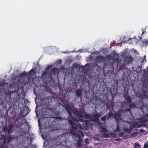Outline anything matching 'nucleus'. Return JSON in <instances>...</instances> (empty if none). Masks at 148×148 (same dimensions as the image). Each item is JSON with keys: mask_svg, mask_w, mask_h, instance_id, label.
Listing matches in <instances>:
<instances>
[{"mask_svg": "<svg viewBox=\"0 0 148 148\" xmlns=\"http://www.w3.org/2000/svg\"><path fill=\"white\" fill-rule=\"evenodd\" d=\"M113 116V114L112 112H110L108 113V116L107 119H110L111 117Z\"/></svg>", "mask_w": 148, "mask_h": 148, "instance_id": "obj_18", "label": "nucleus"}, {"mask_svg": "<svg viewBox=\"0 0 148 148\" xmlns=\"http://www.w3.org/2000/svg\"><path fill=\"white\" fill-rule=\"evenodd\" d=\"M5 138V136L4 135H1V136H0V140H2L4 139Z\"/></svg>", "mask_w": 148, "mask_h": 148, "instance_id": "obj_30", "label": "nucleus"}, {"mask_svg": "<svg viewBox=\"0 0 148 148\" xmlns=\"http://www.w3.org/2000/svg\"><path fill=\"white\" fill-rule=\"evenodd\" d=\"M124 134L123 132H120L119 133V137H122Z\"/></svg>", "mask_w": 148, "mask_h": 148, "instance_id": "obj_32", "label": "nucleus"}, {"mask_svg": "<svg viewBox=\"0 0 148 148\" xmlns=\"http://www.w3.org/2000/svg\"><path fill=\"white\" fill-rule=\"evenodd\" d=\"M85 143L86 145L89 144V140L88 138H86L85 140Z\"/></svg>", "mask_w": 148, "mask_h": 148, "instance_id": "obj_27", "label": "nucleus"}, {"mask_svg": "<svg viewBox=\"0 0 148 148\" xmlns=\"http://www.w3.org/2000/svg\"><path fill=\"white\" fill-rule=\"evenodd\" d=\"M101 115L97 113V112H96V113H95L93 116L94 117L91 119V121L92 122L97 121L98 122V124L99 125L101 124V123L99 119V118L100 117Z\"/></svg>", "mask_w": 148, "mask_h": 148, "instance_id": "obj_3", "label": "nucleus"}, {"mask_svg": "<svg viewBox=\"0 0 148 148\" xmlns=\"http://www.w3.org/2000/svg\"><path fill=\"white\" fill-rule=\"evenodd\" d=\"M116 139V141H119V140H119V139Z\"/></svg>", "mask_w": 148, "mask_h": 148, "instance_id": "obj_47", "label": "nucleus"}, {"mask_svg": "<svg viewBox=\"0 0 148 148\" xmlns=\"http://www.w3.org/2000/svg\"><path fill=\"white\" fill-rule=\"evenodd\" d=\"M116 133H112L110 134L105 133L103 136V137L105 138L112 137L114 138L116 137Z\"/></svg>", "mask_w": 148, "mask_h": 148, "instance_id": "obj_7", "label": "nucleus"}, {"mask_svg": "<svg viewBox=\"0 0 148 148\" xmlns=\"http://www.w3.org/2000/svg\"><path fill=\"white\" fill-rule=\"evenodd\" d=\"M85 118L86 119H90L91 120V119L92 118H91L90 116L88 114H86L84 115Z\"/></svg>", "mask_w": 148, "mask_h": 148, "instance_id": "obj_20", "label": "nucleus"}, {"mask_svg": "<svg viewBox=\"0 0 148 148\" xmlns=\"http://www.w3.org/2000/svg\"><path fill=\"white\" fill-rule=\"evenodd\" d=\"M138 124V123L137 122L134 123L133 124L132 126L131 125L130 128V129H126L125 130V131L128 132L131 131L132 129V127L133 128H135L136 127L138 128V127L137 126V125Z\"/></svg>", "mask_w": 148, "mask_h": 148, "instance_id": "obj_13", "label": "nucleus"}, {"mask_svg": "<svg viewBox=\"0 0 148 148\" xmlns=\"http://www.w3.org/2000/svg\"><path fill=\"white\" fill-rule=\"evenodd\" d=\"M69 134H72L73 135H75V132L72 130H70L69 132Z\"/></svg>", "mask_w": 148, "mask_h": 148, "instance_id": "obj_28", "label": "nucleus"}, {"mask_svg": "<svg viewBox=\"0 0 148 148\" xmlns=\"http://www.w3.org/2000/svg\"><path fill=\"white\" fill-rule=\"evenodd\" d=\"M74 114L77 115L78 118L81 117L82 118H84V116L83 114L84 113L83 111L81 110L78 111L77 110H75L74 111Z\"/></svg>", "mask_w": 148, "mask_h": 148, "instance_id": "obj_8", "label": "nucleus"}, {"mask_svg": "<svg viewBox=\"0 0 148 148\" xmlns=\"http://www.w3.org/2000/svg\"><path fill=\"white\" fill-rule=\"evenodd\" d=\"M52 67L51 66H49L47 67L45 72L42 74V76L46 77L47 74H48L49 72L50 71Z\"/></svg>", "mask_w": 148, "mask_h": 148, "instance_id": "obj_11", "label": "nucleus"}, {"mask_svg": "<svg viewBox=\"0 0 148 148\" xmlns=\"http://www.w3.org/2000/svg\"><path fill=\"white\" fill-rule=\"evenodd\" d=\"M20 76L21 77H24L27 76V73L26 72H23L22 73H20Z\"/></svg>", "mask_w": 148, "mask_h": 148, "instance_id": "obj_22", "label": "nucleus"}, {"mask_svg": "<svg viewBox=\"0 0 148 148\" xmlns=\"http://www.w3.org/2000/svg\"><path fill=\"white\" fill-rule=\"evenodd\" d=\"M6 139L5 138L4 139L3 141V145H4L6 142Z\"/></svg>", "mask_w": 148, "mask_h": 148, "instance_id": "obj_37", "label": "nucleus"}, {"mask_svg": "<svg viewBox=\"0 0 148 148\" xmlns=\"http://www.w3.org/2000/svg\"><path fill=\"white\" fill-rule=\"evenodd\" d=\"M38 123H39V124H40V121H39H39H38Z\"/></svg>", "mask_w": 148, "mask_h": 148, "instance_id": "obj_48", "label": "nucleus"}, {"mask_svg": "<svg viewBox=\"0 0 148 148\" xmlns=\"http://www.w3.org/2000/svg\"><path fill=\"white\" fill-rule=\"evenodd\" d=\"M139 134L137 132H134L131 134V136L132 137H135Z\"/></svg>", "mask_w": 148, "mask_h": 148, "instance_id": "obj_17", "label": "nucleus"}, {"mask_svg": "<svg viewBox=\"0 0 148 148\" xmlns=\"http://www.w3.org/2000/svg\"><path fill=\"white\" fill-rule=\"evenodd\" d=\"M79 132L80 134H81L82 136H84V133L81 131H80Z\"/></svg>", "mask_w": 148, "mask_h": 148, "instance_id": "obj_39", "label": "nucleus"}, {"mask_svg": "<svg viewBox=\"0 0 148 148\" xmlns=\"http://www.w3.org/2000/svg\"><path fill=\"white\" fill-rule=\"evenodd\" d=\"M5 84L3 83H1L0 84V86L1 87L4 86Z\"/></svg>", "mask_w": 148, "mask_h": 148, "instance_id": "obj_41", "label": "nucleus"}, {"mask_svg": "<svg viewBox=\"0 0 148 148\" xmlns=\"http://www.w3.org/2000/svg\"><path fill=\"white\" fill-rule=\"evenodd\" d=\"M77 137L78 139L82 138L81 136L79 134H77Z\"/></svg>", "mask_w": 148, "mask_h": 148, "instance_id": "obj_44", "label": "nucleus"}, {"mask_svg": "<svg viewBox=\"0 0 148 148\" xmlns=\"http://www.w3.org/2000/svg\"><path fill=\"white\" fill-rule=\"evenodd\" d=\"M68 121L69 124L71 125V128L75 131H77L78 129V127L76 124L71 120L68 119Z\"/></svg>", "mask_w": 148, "mask_h": 148, "instance_id": "obj_5", "label": "nucleus"}, {"mask_svg": "<svg viewBox=\"0 0 148 148\" xmlns=\"http://www.w3.org/2000/svg\"><path fill=\"white\" fill-rule=\"evenodd\" d=\"M140 39H141H141H142V37H141V38H140Z\"/></svg>", "mask_w": 148, "mask_h": 148, "instance_id": "obj_50", "label": "nucleus"}, {"mask_svg": "<svg viewBox=\"0 0 148 148\" xmlns=\"http://www.w3.org/2000/svg\"><path fill=\"white\" fill-rule=\"evenodd\" d=\"M64 107L65 110L67 111L68 115L70 117L72 118V114L71 111H72V110L71 107L68 104H66V105H64Z\"/></svg>", "mask_w": 148, "mask_h": 148, "instance_id": "obj_6", "label": "nucleus"}, {"mask_svg": "<svg viewBox=\"0 0 148 148\" xmlns=\"http://www.w3.org/2000/svg\"><path fill=\"white\" fill-rule=\"evenodd\" d=\"M79 128L81 130H83V128L82 126L81 125H79Z\"/></svg>", "mask_w": 148, "mask_h": 148, "instance_id": "obj_40", "label": "nucleus"}, {"mask_svg": "<svg viewBox=\"0 0 148 148\" xmlns=\"http://www.w3.org/2000/svg\"><path fill=\"white\" fill-rule=\"evenodd\" d=\"M129 107L130 109H134L136 107V106L135 104H129Z\"/></svg>", "mask_w": 148, "mask_h": 148, "instance_id": "obj_23", "label": "nucleus"}, {"mask_svg": "<svg viewBox=\"0 0 148 148\" xmlns=\"http://www.w3.org/2000/svg\"><path fill=\"white\" fill-rule=\"evenodd\" d=\"M141 147L140 145L138 143H135L134 144V148H141Z\"/></svg>", "mask_w": 148, "mask_h": 148, "instance_id": "obj_21", "label": "nucleus"}, {"mask_svg": "<svg viewBox=\"0 0 148 148\" xmlns=\"http://www.w3.org/2000/svg\"><path fill=\"white\" fill-rule=\"evenodd\" d=\"M96 140L98 141L99 140V139L98 138H96Z\"/></svg>", "mask_w": 148, "mask_h": 148, "instance_id": "obj_46", "label": "nucleus"}, {"mask_svg": "<svg viewBox=\"0 0 148 148\" xmlns=\"http://www.w3.org/2000/svg\"><path fill=\"white\" fill-rule=\"evenodd\" d=\"M115 60H118V59H115Z\"/></svg>", "mask_w": 148, "mask_h": 148, "instance_id": "obj_51", "label": "nucleus"}, {"mask_svg": "<svg viewBox=\"0 0 148 148\" xmlns=\"http://www.w3.org/2000/svg\"><path fill=\"white\" fill-rule=\"evenodd\" d=\"M94 66V67L95 68H99L98 65L97 64H95Z\"/></svg>", "mask_w": 148, "mask_h": 148, "instance_id": "obj_36", "label": "nucleus"}, {"mask_svg": "<svg viewBox=\"0 0 148 148\" xmlns=\"http://www.w3.org/2000/svg\"><path fill=\"white\" fill-rule=\"evenodd\" d=\"M76 95L79 97H82V95L83 92L81 89H78L75 92Z\"/></svg>", "mask_w": 148, "mask_h": 148, "instance_id": "obj_10", "label": "nucleus"}, {"mask_svg": "<svg viewBox=\"0 0 148 148\" xmlns=\"http://www.w3.org/2000/svg\"><path fill=\"white\" fill-rule=\"evenodd\" d=\"M121 115L119 113H115L114 114V117L116 120L117 121L121 119Z\"/></svg>", "mask_w": 148, "mask_h": 148, "instance_id": "obj_12", "label": "nucleus"}, {"mask_svg": "<svg viewBox=\"0 0 148 148\" xmlns=\"http://www.w3.org/2000/svg\"><path fill=\"white\" fill-rule=\"evenodd\" d=\"M99 128L101 129L100 132L101 133H105L108 132V130L106 128L102 126H101Z\"/></svg>", "mask_w": 148, "mask_h": 148, "instance_id": "obj_15", "label": "nucleus"}, {"mask_svg": "<svg viewBox=\"0 0 148 148\" xmlns=\"http://www.w3.org/2000/svg\"><path fill=\"white\" fill-rule=\"evenodd\" d=\"M145 33H146V31H145V30H143L142 33L141 34V36H142Z\"/></svg>", "mask_w": 148, "mask_h": 148, "instance_id": "obj_38", "label": "nucleus"}, {"mask_svg": "<svg viewBox=\"0 0 148 148\" xmlns=\"http://www.w3.org/2000/svg\"><path fill=\"white\" fill-rule=\"evenodd\" d=\"M79 120L80 122H83L84 120L82 119L79 118Z\"/></svg>", "mask_w": 148, "mask_h": 148, "instance_id": "obj_42", "label": "nucleus"}, {"mask_svg": "<svg viewBox=\"0 0 148 148\" xmlns=\"http://www.w3.org/2000/svg\"><path fill=\"white\" fill-rule=\"evenodd\" d=\"M143 148H148V141H146L144 144Z\"/></svg>", "mask_w": 148, "mask_h": 148, "instance_id": "obj_25", "label": "nucleus"}, {"mask_svg": "<svg viewBox=\"0 0 148 148\" xmlns=\"http://www.w3.org/2000/svg\"><path fill=\"white\" fill-rule=\"evenodd\" d=\"M77 145L79 147H82L81 143H77Z\"/></svg>", "mask_w": 148, "mask_h": 148, "instance_id": "obj_33", "label": "nucleus"}, {"mask_svg": "<svg viewBox=\"0 0 148 148\" xmlns=\"http://www.w3.org/2000/svg\"><path fill=\"white\" fill-rule=\"evenodd\" d=\"M13 127V125H11L10 126L5 125L3 128V131L5 132H8V134H10L12 129Z\"/></svg>", "mask_w": 148, "mask_h": 148, "instance_id": "obj_4", "label": "nucleus"}, {"mask_svg": "<svg viewBox=\"0 0 148 148\" xmlns=\"http://www.w3.org/2000/svg\"><path fill=\"white\" fill-rule=\"evenodd\" d=\"M112 57L110 55L108 56L106 58L103 56H99L97 57L96 59L97 62L98 63H101L103 62L104 65L103 68L104 69H107V73L110 76L114 74L115 69H117L119 65V63L117 61L111 63L110 60H112Z\"/></svg>", "mask_w": 148, "mask_h": 148, "instance_id": "obj_1", "label": "nucleus"}, {"mask_svg": "<svg viewBox=\"0 0 148 148\" xmlns=\"http://www.w3.org/2000/svg\"><path fill=\"white\" fill-rule=\"evenodd\" d=\"M107 107H108L110 108V106H107Z\"/></svg>", "mask_w": 148, "mask_h": 148, "instance_id": "obj_49", "label": "nucleus"}, {"mask_svg": "<svg viewBox=\"0 0 148 148\" xmlns=\"http://www.w3.org/2000/svg\"><path fill=\"white\" fill-rule=\"evenodd\" d=\"M0 148H5L4 146V145H0Z\"/></svg>", "mask_w": 148, "mask_h": 148, "instance_id": "obj_43", "label": "nucleus"}, {"mask_svg": "<svg viewBox=\"0 0 148 148\" xmlns=\"http://www.w3.org/2000/svg\"><path fill=\"white\" fill-rule=\"evenodd\" d=\"M106 119V116H104L102 117L101 119V121H105Z\"/></svg>", "mask_w": 148, "mask_h": 148, "instance_id": "obj_29", "label": "nucleus"}, {"mask_svg": "<svg viewBox=\"0 0 148 148\" xmlns=\"http://www.w3.org/2000/svg\"><path fill=\"white\" fill-rule=\"evenodd\" d=\"M89 121L88 120H85V124L86 126H88L89 124Z\"/></svg>", "mask_w": 148, "mask_h": 148, "instance_id": "obj_26", "label": "nucleus"}, {"mask_svg": "<svg viewBox=\"0 0 148 148\" xmlns=\"http://www.w3.org/2000/svg\"><path fill=\"white\" fill-rule=\"evenodd\" d=\"M147 67L148 68V67Z\"/></svg>", "mask_w": 148, "mask_h": 148, "instance_id": "obj_52", "label": "nucleus"}, {"mask_svg": "<svg viewBox=\"0 0 148 148\" xmlns=\"http://www.w3.org/2000/svg\"><path fill=\"white\" fill-rule=\"evenodd\" d=\"M56 70V68H54L53 69L51 70V71H50V73H55Z\"/></svg>", "mask_w": 148, "mask_h": 148, "instance_id": "obj_31", "label": "nucleus"}, {"mask_svg": "<svg viewBox=\"0 0 148 148\" xmlns=\"http://www.w3.org/2000/svg\"><path fill=\"white\" fill-rule=\"evenodd\" d=\"M48 103L45 102H43L41 104V106L42 107V110L44 112L45 114L48 115L49 113V111H51V109L49 106Z\"/></svg>", "mask_w": 148, "mask_h": 148, "instance_id": "obj_2", "label": "nucleus"}, {"mask_svg": "<svg viewBox=\"0 0 148 148\" xmlns=\"http://www.w3.org/2000/svg\"><path fill=\"white\" fill-rule=\"evenodd\" d=\"M15 139V137L13 136L10 135L9 136L8 138V143H10L11 141L14 140Z\"/></svg>", "mask_w": 148, "mask_h": 148, "instance_id": "obj_16", "label": "nucleus"}, {"mask_svg": "<svg viewBox=\"0 0 148 148\" xmlns=\"http://www.w3.org/2000/svg\"><path fill=\"white\" fill-rule=\"evenodd\" d=\"M139 132L140 133H143L145 132V131L143 129H141L139 130Z\"/></svg>", "mask_w": 148, "mask_h": 148, "instance_id": "obj_35", "label": "nucleus"}, {"mask_svg": "<svg viewBox=\"0 0 148 148\" xmlns=\"http://www.w3.org/2000/svg\"><path fill=\"white\" fill-rule=\"evenodd\" d=\"M35 70L32 68L27 73V76H32L34 75L35 74Z\"/></svg>", "mask_w": 148, "mask_h": 148, "instance_id": "obj_14", "label": "nucleus"}, {"mask_svg": "<svg viewBox=\"0 0 148 148\" xmlns=\"http://www.w3.org/2000/svg\"><path fill=\"white\" fill-rule=\"evenodd\" d=\"M127 100L128 103L132 102V99L130 96H128L127 97Z\"/></svg>", "mask_w": 148, "mask_h": 148, "instance_id": "obj_24", "label": "nucleus"}, {"mask_svg": "<svg viewBox=\"0 0 148 148\" xmlns=\"http://www.w3.org/2000/svg\"><path fill=\"white\" fill-rule=\"evenodd\" d=\"M126 58L125 59V61L127 64H130L133 61V60L131 56H125Z\"/></svg>", "mask_w": 148, "mask_h": 148, "instance_id": "obj_9", "label": "nucleus"}, {"mask_svg": "<svg viewBox=\"0 0 148 148\" xmlns=\"http://www.w3.org/2000/svg\"><path fill=\"white\" fill-rule=\"evenodd\" d=\"M82 139H78L77 141V143H82Z\"/></svg>", "mask_w": 148, "mask_h": 148, "instance_id": "obj_34", "label": "nucleus"}, {"mask_svg": "<svg viewBox=\"0 0 148 148\" xmlns=\"http://www.w3.org/2000/svg\"><path fill=\"white\" fill-rule=\"evenodd\" d=\"M148 45V40H145V39L144 41L143 42V46L146 47Z\"/></svg>", "mask_w": 148, "mask_h": 148, "instance_id": "obj_19", "label": "nucleus"}, {"mask_svg": "<svg viewBox=\"0 0 148 148\" xmlns=\"http://www.w3.org/2000/svg\"><path fill=\"white\" fill-rule=\"evenodd\" d=\"M127 111L128 112H131V109L129 108H128L127 109Z\"/></svg>", "mask_w": 148, "mask_h": 148, "instance_id": "obj_45", "label": "nucleus"}]
</instances>
